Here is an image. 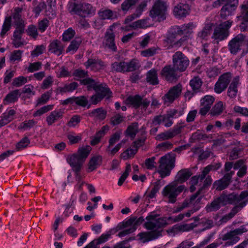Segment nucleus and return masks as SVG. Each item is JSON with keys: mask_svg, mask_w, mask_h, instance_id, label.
Listing matches in <instances>:
<instances>
[{"mask_svg": "<svg viewBox=\"0 0 248 248\" xmlns=\"http://www.w3.org/2000/svg\"><path fill=\"white\" fill-rule=\"evenodd\" d=\"M11 26V17L9 16L8 17H6L5 19L4 22L3 23V25L2 26V31L0 32V36L1 37H3L6 32L8 31Z\"/></svg>", "mask_w": 248, "mask_h": 248, "instance_id": "51", "label": "nucleus"}, {"mask_svg": "<svg viewBox=\"0 0 248 248\" xmlns=\"http://www.w3.org/2000/svg\"><path fill=\"white\" fill-rule=\"evenodd\" d=\"M118 231V226L116 228L110 230L105 234H102L98 239H96V244H100L106 242L110 237L111 234H114Z\"/></svg>", "mask_w": 248, "mask_h": 248, "instance_id": "39", "label": "nucleus"}, {"mask_svg": "<svg viewBox=\"0 0 248 248\" xmlns=\"http://www.w3.org/2000/svg\"><path fill=\"white\" fill-rule=\"evenodd\" d=\"M172 62L174 69L182 72L185 71L189 65V61L182 52L177 51L173 55Z\"/></svg>", "mask_w": 248, "mask_h": 248, "instance_id": "8", "label": "nucleus"}, {"mask_svg": "<svg viewBox=\"0 0 248 248\" xmlns=\"http://www.w3.org/2000/svg\"><path fill=\"white\" fill-rule=\"evenodd\" d=\"M20 95L19 91L16 90L8 93L6 95L5 100L9 103L15 102L17 101L18 97Z\"/></svg>", "mask_w": 248, "mask_h": 248, "instance_id": "49", "label": "nucleus"}, {"mask_svg": "<svg viewBox=\"0 0 248 248\" xmlns=\"http://www.w3.org/2000/svg\"><path fill=\"white\" fill-rule=\"evenodd\" d=\"M214 101L215 98L213 96L205 95L203 98L201 99V105H204L211 108Z\"/></svg>", "mask_w": 248, "mask_h": 248, "instance_id": "55", "label": "nucleus"}, {"mask_svg": "<svg viewBox=\"0 0 248 248\" xmlns=\"http://www.w3.org/2000/svg\"><path fill=\"white\" fill-rule=\"evenodd\" d=\"M63 111L62 109H59L52 111L46 117V121L48 125H52L59 119L62 116Z\"/></svg>", "mask_w": 248, "mask_h": 248, "instance_id": "27", "label": "nucleus"}, {"mask_svg": "<svg viewBox=\"0 0 248 248\" xmlns=\"http://www.w3.org/2000/svg\"><path fill=\"white\" fill-rule=\"evenodd\" d=\"M80 83L83 85H87L88 90H90L91 89L95 90L97 87V85L99 84L98 82H96L94 79L90 78H87L81 80Z\"/></svg>", "mask_w": 248, "mask_h": 248, "instance_id": "41", "label": "nucleus"}, {"mask_svg": "<svg viewBox=\"0 0 248 248\" xmlns=\"http://www.w3.org/2000/svg\"><path fill=\"white\" fill-rule=\"evenodd\" d=\"M189 8L187 4L180 3L173 9L174 16L179 18L186 17L189 14Z\"/></svg>", "mask_w": 248, "mask_h": 248, "instance_id": "19", "label": "nucleus"}, {"mask_svg": "<svg viewBox=\"0 0 248 248\" xmlns=\"http://www.w3.org/2000/svg\"><path fill=\"white\" fill-rule=\"evenodd\" d=\"M139 0H125L121 5L123 11H127L132 6L135 5Z\"/></svg>", "mask_w": 248, "mask_h": 248, "instance_id": "58", "label": "nucleus"}, {"mask_svg": "<svg viewBox=\"0 0 248 248\" xmlns=\"http://www.w3.org/2000/svg\"><path fill=\"white\" fill-rule=\"evenodd\" d=\"M125 72H129L138 70L140 67L138 60L132 59L129 62H125Z\"/></svg>", "mask_w": 248, "mask_h": 248, "instance_id": "33", "label": "nucleus"}, {"mask_svg": "<svg viewBox=\"0 0 248 248\" xmlns=\"http://www.w3.org/2000/svg\"><path fill=\"white\" fill-rule=\"evenodd\" d=\"M166 4L162 0L156 1L150 11V16L153 18L158 17L159 21H163L166 18Z\"/></svg>", "mask_w": 248, "mask_h": 248, "instance_id": "9", "label": "nucleus"}, {"mask_svg": "<svg viewBox=\"0 0 248 248\" xmlns=\"http://www.w3.org/2000/svg\"><path fill=\"white\" fill-rule=\"evenodd\" d=\"M181 126H177L173 129L162 132L156 136V139L159 140H163L171 139L179 134L181 132Z\"/></svg>", "mask_w": 248, "mask_h": 248, "instance_id": "18", "label": "nucleus"}, {"mask_svg": "<svg viewBox=\"0 0 248 248\" xmlns=\"http://www.w3.org/2000/svg\"><path fill=\"white\" fill-rule=\"evenodd\" d=\"M29 143V139L27 137H25L16 144V149L17 150H20L27 147Z\"/></svg>", "mask_w": 248, "mask_h": 248, "instance_id": "64", "label": "nucleus"}, {"mask_svg": "<svg viewBox=\"0 0 248 248\" xmlns=\"http://www.w3.org/2000/svg\"><path fill=\"white\" fill-rule=\"evenodd\" d=\"M95 92L102 96V98H109L112 96V92L108 86L105 83H100L94 90Z\"/></svg>", "mask_w": 248, "mask_h": 248, "instance_id": "20", "label": "nucleus"}, {"mask_svg": "<svg viewBox=\"0 0 248 248\" xmlns=\"http://www.w3.org/2000/svg\"><path fill=\"white\" fill-rule=\"evenodd\" d=\"M87 68L91 67L92 70L98 71L105 66L104 62L98 59H89L85 63Z\"/></svg>", "mask_w": 248, "mask_h": 248, "instance_id": "21", "label": "nucleus"}, {"mask_svg": "<svg viewBox=\"0 0 248 248\" xmlns=\"http://www.w3.org/2000/svg\"><path fill=\"white\" fill-rule=\"evenodd\" d=\"M176 69L170 65L165 66L161 71V75L165 79L169 82L176 81L178 79V75L176 73Z\"/></svg>", "mask_w": 248, "mask_h": 248, "instance_id": "17", "label": "nucleus"}, {"mask_svg": "<svg viewBox=\"0 0 248 248\" xmlns=\"http://www.w3.org/2000/svg\"><path fill=\"white\" fill-rule=\"evenodd\" d=\"M146 81L152 85L158 84L157 72L155 69H152L148 71L146 76Z\"/></svg>", "mask_w": 248, "mask_h": 248, "instance_id": "31", "label": "nucleus"}, {"mask_svg": "<svg viewBox=\"0 0 248 248\" xmlns=\"http://www.w3.org/2000/svg\"><path fill=\"white\" fill-rule=\"evenodd\" d=\"M224 109V107L223 102L219 101L212 108L211 114L213 116L218 115L222 112Z\"/></svg>", "mask_w": 248, "mask_h": 248, "instance_id": "48", "label": "nucleus"}, {"mask_svg": "<svg viewBox=\"0 0 248 248\" xmlns=\"http://www.w3.org/2000/svg\"><path fill=\"white\" fill-rule=\"evenodd\" d=\"M78 86V84L77 82H74L69 84H65L63 87H59L58 90L61 93L71 92L75 90Z\"/></svg>", "mask_w": 248, "mask_h": 248, "instance_id": "44", "label": "nucleus"}, {"mask_svg": "<svg viewBox=\"0 0 248 248\" xmlns=\"http://www.w3.org/2000/svg\"><path fill=\"white\" fill-rule=\"evenodd\" d=\"M182 91V85L180 84L173 86L170 89L167 93L163 97V100L165 103H171L176 98L179 97Z\"/></svg>", "mask_w": 248, "mask_h": 248, "instance_id": "16", "label": "nucleus"}, {"mask_svg": "<svg viewBox=\"0 0 248 248\" xmlns=\"http://www.w3.org/2000/svg\"><path fill=\"white\" fill-rule=\"evenodd\" d=\"M131 171V165L129 164H127L124 172L123 173L122 176L119 179L118 185L119 186H122L126 178L129 175V172Z\"/></svg>", "mask_w": 248, "mask_h": 248, "instance_id": "57", "label": "nucleus"}, {"mask_svg": "<svg viewBox=\"0 0 248 248\" xmlns=\"http://www.w3.org/2000/svg\"><path fill=\"white\" fill-rule=\"evenodd\" d=\"M237 6H235L232 5L231 6H223L220 10V16L222 19H226V18L230 16H231L232 13L235 10Z\"/></svg>", "mask_w": 248, "mask_h": 248, "instance_id": "29", "label": "nucleus"}, {"mask_svg": "<svg viewBox=\"0 0 248 248\" xmlns=\"http://www.w3.org/2000/svg\"><path fill=\"white\" fill-rule=\"evenodd\" d=\"M202 84V82L199 77L194 78L190 80L189 83L193 92L196 93L200 91Z\"/></svg>", "mask_w": 248, "mask_h": 248, "instance_id": "43", "label": "nucleus"}, {"mask_svg": "<svg viewBox=\"0 0 248 248\" xmlns=\"http://www.w3.org/2000/svg\"><path fill=\"white\" fill-rule=\"evenodd\" d=\"M75 34V31L72 28H69L63 33L62 39L64 41H68L74 37Z\"/></svg>", "mask_w": 248, "mask_h": 248, "instance_id": "62", "label": "nucleus"}, {"mask_svg": "<svg viewBox=\"0 0 248 248\" xmlns=\"http://www.w3.org/2000/svg\"><path fill=\"white\" fill-rule=\"evenodd\" d=\"M239 78L235 77L230 85L228 91L227 95L231 98H235L238 92L237 86L239 84Z\"/></svg>", "mask_w": 248, "mask_h": 248, "instance_id": "25", "label": "nucleus"}, {"mask_svg": "<svg viewBox=\"0 0 248 248\" xmlns=\"http://www.w3.org/2000/svg\"><path fill=\"white\" fill-rule=\"evenodd\" d=\"M213 24L211 23L206 24L202 30L199 31L198 36L201 39H205L206 37L210 34L212 30Z\"/></svg>", "mask_w": 248, "mask_h": 248, "instance_id": "34", "label": "nucleus"}, {"mask_svg": "<svg viewBox=\"0 0 248 248\" xmlns=\"http://www.w3.org/2000/svg\"><path fill=\"white\" fill-rule=\"evenodd\" d=\"M68 10L70 13L78 15L82 17L93 16L95 12V8L90 4L79 0H74L69 2Z\"/></svg>", "mask_w": 248, "mask_h": 248, "instance_id": "3", "label": "nucleus"}, {"mask_svg": "<svg viewBox=\"0 0 248 248\" xmlns=\"http://www.w3.org/2000/svg\"><path fill=\"white\" fill-rule=\"evenodd\" d=\"M109 130V127L108 125H106L103 126L100 130L98 131L94 136L93 140L91 141V144L94 145L98 143L100 140L101 137L104 136L106 133L107 131Z\"/></svg>", "mask_w": 248, "mask_h": 248, "instance_id": "30", "label": "nucleus"}, {"mask_svg": "<svg viewBox=\"0 0 248 248\" xmlns=\"http://www.w3.org/2000/svg\"><path fill=\"white\" fill-rule=\"evenodd\" d=\"M75 103L78 106L82 107L87 106L88 108H90L91 107V104H89L88 99L87 97L83 95L76 97H75Z\"/></svg>", "mask_w": 248, "mask_h": 248, "instance_id": "46", "label": "nucleus"}, {"mask_svg": "<svg viewBox=\"0 0 248 248\" xmlns=\"http://www.w3.org/2000/svg\"><path fill=\"white\" fill-rule=\"evenodd\" d=\"M158 217V214L151 212L146 217L147 221L145 222L144 226L147 230L151 231L139 234L138 235L143 243L157 239L161 236L163 228L168 224L167 220H170L171 218Z\"/></svg>", "mask_w": 248, "mask_h": 248, "instance_id": "1", "label": "nucleus"}, {"mask_svg": "<svg viewBox=\"0 0 248 248\" xmlns=\"http://www.w3.org/2000/svg\"><path fill=\"white\" fill-rule=\"evenodd\" d=\"M81 121V117L79 115H74L71 117L69 121L67 123V125L69 127H75L77 124H79Z\"/></svg>", "mask_w": 248, "mask_h": 248, "instance_id": "63", "label": "nucleus"}, {"mask_svg": "<svg viewBox=\"0 0 248 248\" xmlns=\"http://www.w3.org/2000/svg\"><path fill=\"white\" fill-rule=\"evenodd\" d=\"M232 79V75L230 73H226L220 76L216 82L214 90L217 93H220L228 86Z\"/></svg>", "mask_w": 248, "mask_h": 248, "instance_id": "14", "label": "nucleus"}, {"mask_svg": "<svg viewBox=\"0 0 248 248\" xmlns=\"http://www.w3.org/2000/svg\"><path fill=\"white\" fill-rule=\"evenodd\" d=\"M182 30L179 26H174L170 29L166 38L168 43L172 44L178 35H182Z\"/></svg>", "mask_w": 248, "mask_h": 248, "instance_id": "24", "label": "nucleus"}, {"mask_svg": "<svg viewBox=\"0 0 248 248\" xmlns=\"http://www.w3.org/2000/svg\"><path fill=\"white\" fill-rule=\"evenodd\" d=\"M247 231V229L244 226H241L238 228L232 230L222 235V240L227 241L225 244V246H231L236 244L240 240L238 235H241Z\"/></svg>", "mask_w": 248, "mask_h": 248, "instance_id": "7", "label": "nucleus"}, {"mask_svg": "<svg viewBox=\"0 0 248 248\" xmlns=\"http://www.w3.org/2000/svg\"><path fill=\"white\" fill-rule=\"evenodd\" d=\"M98 15L100 19H112L116 17V15L110 10H106L98 12Z\"/></svg>", "mask_w": 248, "mask_h": 248, "instance_id": "45", "label": "nucleus"}, {"mask_svg": "<svg viewBox=\"0 0 248 248\" xmlns=\"http://www.w3.org/2000/svg\"><path fill=\"white\" fill-rule=\"evenodd\" d=\"M246 39V36L243 34H239L232 38L228 44V48L231 53L236 54L240 50V47L245 43Z\"/></svg>", "mask_w": 248, "mask_h": 248, "instance_id": "13", "label": "nucleus"}, {"mask_svg": "<svg viewBox=\"0 0 248 248\" xmlns=\"http://www.w3.org/2000/svg\"><path fill=\"white\" fill-rule=\"evenodd\" d=\"M107 115V111L102 108H99L93 109L90 113L91 117H94L99 120H103L105 119Z\"/></svg>", "mask_w": 248, "mask_h": 248, "instance_id": "35", "label": "nucleus"}, {"mask_svg": "<svg viewBox=\"0 0 248 248\" xmlns=\"http://www.w3.org/2000/svg\"><path fill=\"white\" fill-rule=\"evenodd\" d=\"M195 27L193 23H189L187 24H184L180 27L181 30H182V34H190L193 31V29Z\"/></svg>", "mask_w": 248, "mask_h": 248, "instance_id": "56", "label": "nucleus"}, {"mask_svg": "<svg viewBox=\"0 0 248 248\" xmlns=\"http://www.w3.org/2000/svg\"><path fill=\"white\" fill-rule=\"evenodd\" d=\"M124 117L120 114H116L110 119V124L113 126L118 125L123 122Z\"/></svg>", "mask_w": 248, "mask_h": 248, "instance_id": "61", "label": "nucleus"}, {"mask_svg": "<svg viewBox=\"0 0 248 248\" xmlns=\"http://www.w3.org/2000/svg\"><path fill=\"white\" fill-rule=\"evenodd\" d=\"M232 4L235 6H237L238 0H217L214 2L213 6L214 7H217L220 5L228 6Z\"/></svg>", "mask_w": 248, "mask_h": 248, "instance_id": "40", "label": "nucleus"}, {"mask_svg": "<svg viewBox=\"0 0 248 248\" xmlns=\"http://www.w3.org/2000/svg\"><path fill=\"white\" fill-rule=\"evenodd\" d=\"M101 161V156L97 155L93 157L89 163L88 171H92L95 170L97 166L100 165Z\"/></svg>", "mask_w": 248, "mask_h": 248, "instance_id": "38", "label": "nucleus"}, {"mask_svg": "<svg viewBox=\"0 0 248 248\" xmlns=\"http://www.w3.org/2000/svg\"><path fill=\"white\" fill-rule=\"evenodd\" d=\"M232 22L230 20L225 21L216 27L213 33V37L219 41L226 38L229 35V29Z\"/></svg>", "mask_w": 248, "mask_h": 248, "instance_id": "10", "label": "nucleus"}, {"mask_svg": "<svg viewBox=\"0 0 248 248\" xmlns=\"http://www.w3.org/2000/svg\"><path fill=\"white\" fill-rule=\"evenodd\" d=\"M148 20V19L139 20L133 22L130 26L134 29H136L137 28H146L149 27Z\"/></svg>", "mask_w": 248, "mask_h": 248, "instance_id": "47", "label": "nucleus"}, {"mask_svg": "<svg viewBox=\"0 0 248 248\" xmlns=\"http://www.w3.org/2000/svg\"><path fill=\"white\" fill-rule=\"evenodd\" d=\"M240 7L241 8V15L237 16V18L239 19L242 18L248 20V1L244 2Z\"/></svg>", "mask_w": 248, "mask_h": 248, "instance_id": "50", "label": "nucleus"}, {"mask_svg": "<svg viewBox=\"0 0 248 248\" xmlns=\"http://www.w3.org/2000/svg\"><path fill=\"white\" fill-rule=\"evenodd\" d=\"M202 196H200L196 199H194L191 200V197L189 199H186L183 203L179 204L174 209V213H178L181 212L185 208L188 207L189 204H198L201 202Z\"/></svg>", "mask_w": 248, "mask_h": 248, "instance_id": "23", "label": "nucleus"}, {"mask_svg": "<svg viewBox=\"0 0 248 248\" xmlns=\"http://www.w3.org/2000/svg\"><path fill=\"white\" fill-rule=\"evenodd\" d=\"M234 173V172L233 171L226 173L222 178L216 181L214 183L213 185V188L217 190H222L227 187L230 184L232 176Z\"/></svg>", "mask_w": 248, "mask_h": 248, "instance_id": "15", "label": "nucleus"}, {"mask_svg": "<svg viewBox=\"0 0 248 248\" xmlns=\"http://www.w3.org/2000/svg\"><path fill=\"white\" fill-rule=\"evenodd\" d=\"M125 62H115L111 65V71L112 72H125Z\"/></svg>", "mask_w": 248, "mask_h": 248, "instance_id": "37", "label": "nucleus"}, {"mask_svg": "<svg viewBox=\"0 0 248 248\" xmlns=\"http://www.w3.org/2000/svg\"><path fill=\"white\" fill-rule=\"evenodd\" d=\"M114 28V25H111L109 29L107 30L105 33L103 44L105 47H108L113 52H116L117 48L115 42V35L113 32Z\"/></svg>", "mask_w": 248, "mask_h": 248, "instance_id": "12", "label": "nucleus"}, {"mask_svg": "<svg viewBox=\"0 0 248 248\" xmlns=\"http://www.w3.org/2000/svg\"><path fill=\"white\" fill-rule=\"evenodd\" d=\"M192 175V172L189 169H184L179 171L175 176V180L176 184L182 183L186 181Z\"/></svg>", "mask_w": 248, "mask_h": 248, "instance_id": "22", "label": "nucleus"}, {"mask_svg": "<svg viewBox=\"0 0 248 248\" xmlns=\"http://www.w3.org/2000/svg\"><path fill=\"white\" fill-rule=\"evenodd\" d=\"M13 19L14 20V24L16 28H25L24 21L21 18V15L18 13H16L14 14Z\"/></svg>", "mask_w": 248, "mask_h": 248, "instance_id": "53", "label": "nucleus"}, {"mask_svg": "<svg viewBox=\"0 0 248 248\" xmlns=\"http://www.w3.org/2000/svg\"><path fill=\"white\" fill-rule=\"evenodd\" d=\"M137 152V149L128 148L121 154V157L124 160H126L133 157Z\"/></svg>", "mask_w": 248, "mask_h": 248, "instance_id": "59", "label": "nucleus"}, {"mask_svg": "<svg viewBox=\"0 0 248 248\" xmlns=\"http://www.w3.org/2000/svg\"><path fill=\"white\" fill-rule=\"evenodd\" d=\"M138 126L139 124L137 122H134L127 127L125 131L126 135L129 136L132 140L135 137L138 132Z\"/></svg>", "mask_w": 248, "mask_h": 248, "instance_id": "32", "label": "nucleus"}, {"mask_svg": "<svg viewBox=\"0 0 248 248\" xmlns=\"http://www.w3.org/2000/svg\"><path fill=\"white\" fill-rule=\"evenodd\" d=\"M242 150V148L239 147H234L230 153L229 160H234L240 157Z\"/></svg>", "mask_w": 248, "mask_h": 248, "instance_id": "52", "label": "nucleus"}, {"mask_svg": "<svg viewBox=\"0 0 248 248\" xmlns=\"http://www.w3.org/2000/svg\"><path fill=\"white\" fill-rule=\"evenodd\" d=\"M52 92V90H50L43 94L38 99L37 105L46 103L49 99L51 95Z\"/></svg>", "mask_w": 248, "mask_h": 248, "instance_id": "54", "label": "nucleus"}, {"mask_svg": "<svg viewBox=\"0 0 248 248\" xmlns=\"http://www.w3.org/2000/svg\"><path fill=\"white\" fill-rule=\"evenodd\" d=\"M243 200L240 204V207L245 206L248 203V191H243L239 195L235 193L229 194H222L220 196L215 199L210 203L208 204L205 209L207 212H215L220 208L221 206L227 204H232L235 202Z\"/></svg>", "mask_w": 248, "mask_h": 248, "instance_id": "2", "label": "nucleus"}, {"mask_svg": "<svg viewBox=\"0 0 248 248\" xmlns=\"http://www.w3.org/2000/svg\"><path fill=\"white\" fill-rule=\"evenodd\" d=\"M203 184L202 186H201L198 191L194 194L191 196V200L194 199H196L198 196L201 194H202L205 192V190L208 188V187L211 186L212 183V179L211 177L209 175L206 176L204 178Z\"/></svg>", "mask_w": 248, "mask_h": 248, "instance_id": "26", "label": "nucleus"}, {"mask_svg": "<svg viewBox=\"0 0 248 248\" xmlns=\"http://www.w3.org/2000/svg\"><path fill=\"white\" fill-rule=\"evenodd\" d=\"M81 42L82 40L80 38H76L71 42L70 45L66 49V52H72V53H74L78 50Z\"/></svg>", "mask_w": 248, "mask_h": 248, "instance_id": "42", "label": "nucleus"}, {"mask_svg": "<svg viewBox=\"0 0 248 248\" xmlns=\"http://www.w3.org/2000/svg\"><path fill=\"white\" fill-rule=\"evenodd\" d=\"M125 103L126 105L132 106L135 108L141 107L142 108L146 109L149 106L150 101L139 95H135L128 96L125 100Z\"/></svg>", "mask_w": 248, "mask_h": 248, "instance_id": "11", "label": "nucleus"}, {"mask_svg": "<svg viewBox=\"0 0 248 248\" xmlns=\"http://www.w3.org/2000/svg\"><path fill=\"white\" fill-rule=\"evenodd\" d=\"M221 167V164L220 163H216L212 164L205 167L202 172V175L201 176V179H204L206 176L209 173L210 171L216 170H218Z\"/></svg>", "mask_w": 248, "mask_h": 248, "instance_id": "36", "label": "nucleus"}, {"mask_svg": "<svg viewBox=\"0 0 248 248\" xmlns=\"http://www.w3.org/2000/svg\"><path fill=\"white\" fill-rule=\"evenodd\" d=\"M91 150L90 146L79 149L77 153L72 155L67 159L74 171H80L83 163Z\"/></svg>", "mask_w": 248, "mask_h": 248, "instance_id": "4", "label": "nucleus"}, {"mask_svg": "<svg viewBox=\"0 0 248 248\" xmlns=\"http://www.w3.org/2000/svg\"><path fill=\"white\" fill-rule=\"evenodd\" d=\"M175 156L170 154L166 155L160 158L158 172L161 178L170 174L171 170L175 166Z\"/></svg>", "mask_w": 248, "mask_h": 248, "instance_id": "5", "label": "nucleus"}, {"mask_svg": "<svg viewBox=\"0 0 248 248\" xmlns=\"http://www.w3.org/2000/svg\"><path fill=\"white\" fill-rule=\"evenodd\" d=\"M63 49V47L61 42L57 40L51 43L49 46V51L58 56L62 53Z\"/></svg>", "mask_w": 248, "mask_h": 248, "instance_id": "28", "label": "nucleus"}, {"mask_svg": "<svg viewBox=\"0 0 248 248\" xmlns=\"http://www.w3.org/2000/svg\"><path fill=\"white\" fill-rule=\"evenodd\" d=\"M185 189L184 185L178 186L176 182H172L166 186L163 189L162 194L168 199V202L174 203L176 202L177 197Z\"/></svg>", "mask_w": 248, "mask_h": 248, "instance_id": "6", "label": "nucleus"}, {"mask_svg": "<svg viewBox=\"0 0 248 248\" xmlns=\"http://www.w3.org/2000/svg\"><path fill=\"white\" fill-rule=\"evenodd\" d=\"M27 82V78L23 76H20L13 79L12 84L16 87H20Z\"/></svg>", "mask_w": 248, "mask_h": 248, "instance_id": "60", "label": "nucleus"}]
</instances>
